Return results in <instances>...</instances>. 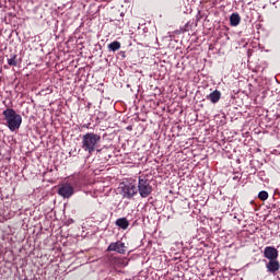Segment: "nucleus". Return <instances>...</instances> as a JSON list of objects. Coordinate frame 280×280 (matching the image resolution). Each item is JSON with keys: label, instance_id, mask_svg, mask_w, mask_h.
Listing matches in <instances>:
<instances>
[{"label": "nucleus", "instance_id": "obj_1", "mask_svg": "<svg viewBox=\"0 0 280 280\" xmlns=\"http://www.w3.org/2000/svg\"><path fill=\"white\" fill-rule=\"evenodd\" d=\"M2 116H3L4 126L11 132H14L21 128L23 118L20 114L16 113L14 108H5L2 112Z\"/></svg>", "mask_w": 280, "mask_h": 280}, {"label": "nucleus", "instance_id": "obj_10", "mask_svg": "<svg viewBox=\"0 0 280 280\" xmlns=\"http://www.w3.org/2000/svg\"><path fill=\"white\" fill-rule=\"evenodd\" d=\"M115 224H116V226H118L121 230H127L130 225V222L126 217H122V218H118L115 221Z\"/></svg>", "mask_w": 280, "mask_h": 280}, {"label": "nucleus", "instance_id": "obj_14", "mask_svg": "<svg viewBox=\"0 0 280 280\" xmlns=\"http://www.w3.org/2000/svg\"><path fill=\"white\" fill-rule=\"evenodd\" d=\"M258 198H259V200H261V201H266V200L269 199V192H268L267 190H261V191H259V194H258Z\"/></svg>", "mask_w": 280, "mask_h": 280}, {"label": "nucleus", "instance_id": "obj_4", "mask_svg": "<svg viewBox=\"0 0 280 280\" xmlns=\"http://www.w3.org/2000/svg\"><path fill=\"white\" fill-rule=\"evenodd\" d=\"M57 194L63 199H70L74 195V186L69 183H62L58 186Z\"/></svg>", "mask_w": 280, "mask_h": 280}, {"label": "nucleus", "instance_id": "obj_8", "mask_svg": "<svg viewBox=\"0 0 280 280\" xmlns=\"http://www.w3.org/2000/svg\"><path fill=\"white\" fill-rule=\"evenodd\" d=\"M266 269L269 273L277 275L280 269L279 260H269L268 262H266Z\"/></svg>", "mask_w": 280, "mask_h": 280}, {"label": "nucleus", "instance_id": "obj_5", "mask_svg": "<svg viewBox=\"0 0 280 280\" xmlns=\"http://www.w3.org/2000/svg\"><path fill=\"white\" fill-rule=\"evenodd\" d=\"M122 197L126 199H132L138 194V188L135 184L129 183L121 187Z\"/></svg>", "mask_w": 280, "mask_h": 280}, {"label": "nucleus", "instance_id": "obj_16", "mask_svg": "<svg viewBox=\"0 0 280 280\" xmlns=\"http://www.w3.org/2000/svg\"><path fill=\"white\" fill-rule=\"evenodd\" d=\"M83 128H89V126L88 125H83Z\"/></svg>", "mask_w": 280, "mask_h": 280}, {"label": "nucleus", "instance_id": "obj_7", "mask_svg": "<svg viewBox=\"0 0 280 280\" xmlns=\"http://www.w3.org/2000/svg\"><path fill=\"white\" fill-rule=\"evenodd\" d=\"M264 257L269 261H273L279 258V249L277 247H265Z\"/></svg>", "mask_w": 280, "mask_h": 280}, {"label": "nucleus", "instance_id": "obj_12", "mask_svg": "<svg viewBox=\"0 0 280 280\" xmlns=\"http://www.w3.org/2000/svg\"><path fill=\"white\" fill-rule=\"evenodd\" d=\"M108 49L113 52H116L121 49V43L118 40H114L110 44H108Z\"/></svg>", "mask_w": 280, "mask_h": 280}, {"label": "nucleus", "instance_id": "obj_15", "mask_svg": "<svg viewBox=\"0 0 280 280\" xmlns=\"http://www.w3.org/2000/svg\"><path fill=\"white\" fill-rule=\"evenodd\" d=\"M127 130H132V127H131V126H128V127H127Z\"/></svg>", "mask_w": 280, "mask_h": 280}, {"label": "nucleus", "instance_id": "obj_11", "mask_svg": "<svg viewBox=\"0 0 280 280\" xmlns=\"http://www.w3.org/2000/svg\"><path fill=\"white\" fill-rule=\"evenodd\" d=\"M242 22L240 13H232L230 16V24L232 27H237Z\"/></svg>", "mask_w": 280, "mask_h": 280}, {"label": "nucleus", "instance_id": "obj_9", "mask_svg": "<svg viewBox=\"0 0 280 280\" xmlns=\"http://www.w3.org/2000/svg\"><path fill=\"white\" fill-rule=\"evenodd\" d=\"M222 97V93L219 90H214L209 95L206 96L208 101H210L212 104H218Z\"/></svg>", "mask_w": 280, "mask_h": 280}, {"label": "nucleus", "instance_id": "obj_2", "mask_svg": "<svg viewBox=\"0 0 280 280\" xmlns=\"http://www.w3.org/2000/svg\"><path fill=\"white\" fill-rule=\"evenodd\" d=\"M101 141V135L95 132H86L81 138V148L84 152H89V155H92L98 148Z\"/></svg>", "mask_w": 280, "mask_h": 280}, {"label": "nucleus", "instance_id": "obj_3", "mask_svg": "<svg viewBox=\"0 0 280 280\" xmlns=\"http://www.w3.org/2000/svg\"><path fill=\"white\" fill-rule=\"evenodd\" d=\"M137 190L141 198L150 197L153 192V186L151 185V180L147 176H139Z\"/></svg>", "mask_w": 280, "mask_h": 280}, {"label": "nucleus", "instance_id": "obj_6", "mask_svg": "<svg viewBox=\"0 0 280 280\" xmlns=\"http://www.w3.org/2000/svg\"><path fill=\"white\" fill-rule=\"evenodd\" d=\"M107 252H116L120 255H125L127 253L126 244L121 241H116V243H110L107 247Z\"/></svg>", "mask_w": 280, "mask_h": 280}, {"label": "nucleus", "instance_id": "obj_13", "mask_svg": "<svg viewBox=\"0 0 280 280\" xmlns=\"http://www.w3.org/2000/svg\"><path fill=\"white\" fill-rule=\"evenodd\" d=\"M7 63L10 67H18L19 65L18 55L16 54L11 55V57L7 59Z\"/></svg>", "mask_w": 280, "mask_h": 280}]
</instances>
